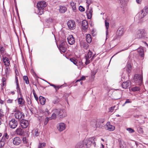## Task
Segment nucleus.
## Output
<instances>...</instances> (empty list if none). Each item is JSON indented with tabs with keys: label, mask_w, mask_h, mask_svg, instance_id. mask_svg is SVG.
Returning a JSON list of instances; mask_svg holds the SVG:
<instances>
[{
	"label": "nucleus",
	"mask_w": 148,
	"mask_h": 148,
	"mask_svg": "<svg viewBox=\"0 0 148 148\" xmlns=\"http://www.w3.org/2000/svg\"><path fill=\"white\" fill-rule=\"evenodd\" d=\"M96 140V138L92 137L84 140L83 142L85 143V145L87 146L88 148L91 146L92 144H93L94 146H95L96 145L95 142Z\"/></svg>",
	"instance_id": "obj_1"
},
{
	"label": "nucleus",
	"mask_w": 148,
	"mask_h": 148,
	"mask_svg": "<svg viewBox=\"0 0 148 148\" xmlns=\"http://www.w3.org/2000/svg\"><path fill=\"white\" fill-rule=\"evenodd\" d=\"M68 44L66 41L64 40H60L59 49L60 52L65 53L66 51Z\"/></svg>",
	"instance_id": "obj_2"
},
{
	"label": "nucleus",
	"mask_w": 148,
	"mask_h": 148,
	"mask_svg": "<svg viewBox=\"0 0 148 148\" xmlns=\"http://www.w3.org/2000/svg\"><path fill=\"white\" fill-rule=\"evenodd\" d=\"M54 112L60 118L65 117L66 115V111L64 109H56L54 110Z\"/></svg>",
	"instance_id": "obj_3"
},
{
	"label": "nucleus",
	"mask_w": 148,
	"mask_h": 148,
	"mask_svg": "<svg viewBox=\"0 0 148 148\" xmlns=\"http://www.w3.org/2000/svg\"><path fill=\"white\" fill-rule=\"evenodd\" d=\"M92 53L90 50L88 52L87 54L85 56V58L86 60L85 64L87 65L89 64L92 61L94 56H92Z\"/></svg>",
	"instance_id": "obj_4"
},
{
	"label": "nucleus",
	"mask_w": 148,
	"mask_h": 148,
	"mask_svg": "<svg viewBox=\"0 0 148 148\" xmlns=\"http://www.w3.org/2000/svg\"><path fill=\"white\" fill-rule=\"evenodd\" d=\"M134 79L135 81L136 82L138 83L140 85H141L143 82V74H135Z\"/></svg>",
	"instance_id": "obj_5"
},
{
	"label": "nucleus",
	"mask_w": 148,
	"mask_h": 148,
	"mask_svg": "<svg viewBox=\"0 0 148 148\" xmlns=\"http://www.w3.org/2000/svg\"><path fill=\"white\" fill-rule=\"evenodd\" d=\"M18 121L14 119H12L9 122V127L12 129L16 128L18 125Z\"/></svg>",
	"instance_id": "obj_6"
},
{
	"label": "nucleus",
	"mask_w": 148,
	"mask_h": 148,
	"mask_svg": "<svg viewBox=\"0 0 148 148\" xmlns=\"http://www.w3.org/2000/svg\"><path fill=\"white\" fill-rule=\"evenodd\" d=\"M14 116L15 118L18 120L24 118L25 117L24 114L20 111H18L16 112H15L14 114Z\"/></svg>",
	"instance_id": "obj_7"
},
{
	"label": "nucleus",
	"mask_w": 148,
	"mask_h": 148,
	"mask_svg": "<svg viewBox=\"0 0 148 148\" xmlns=\"http://www.w3.org/2000/svg\"><path fill=\"white\" fill-rule=\"evenodd\" d=\"M69 28L71 30H73L75 28L76 25L75 22L72 20H69L67 22Z\"/></svg>",
	"instance_id": "obj_8"
},
{
	"label": "nucleus",
	"mask_w": 148,
	"mask_h": 148,
	"mask_svg": "<svg viewBox=\"0 0 148 148\" xmlns=\"http://www.w3.org/2000/svg\"><path fill=\"white\" fill-rule=\"evenodd\" d=\"M21 125L23 128H27L29 125V122L28 120L22 119L20 122Z\"/></svg>",
	"instance_id": "obj_9"
},
{
	"label": "nucleus",
	"mask_w": 148,
	"mask_h": 148,
	"mask_svg": "<svg viewBox=\"0 0 148 148\" xmlns=\"http://www.w3.org/2000/svg\"><path fill=\"white\" fill-rule=\"evenodd\" d=\"M37 6L38 9H44L47 6V5L45 1H41L37 3Z\"/></svg>",
	"instance_id": "obj_10"
},
{
	"label": "nucleus",
	"mask_w": 148,
	"mask_h": 148,
	"mask_svg": "<svg viewBox=\"0 0 148 148\" xmlns=\"http://www.w3.org/2000/svg\"><path fill=\"white\" fill-rule=\"evenodd\" d=\"M137 37L141 38L145 37V32L144 29L139 30L137 32Z\"/></svg>",
	"instance_id": "obj_11"
},
{
	"label": "nucleus",
	"mask_w": 148,
	"mask_h": 148,
	"mask_svg": "<svg viewBox=\"0 0 148 148\" xmlns=\"http://www.w3.org/2000/svg\"><path fill=\"white\" fill-rule=\"evenodd\" d=\"M22 142L21 139L18 137H16L14 138L13 140V144L15 145H18Z\"/></svg>",
	"instance_id": "obj_12"
},
{
	"label": "nucleus",
	"mask_w": 148,
	"mask_h": 148,
	"mask_svg": "<svg viewBox=\"0 0 148 148\" xmlns=\"http://www.w3.org/2000/svg\"><path fill=\"white\" fill-rule=\"evenodd\" d=\"M82 28L83 32H86L88 28V22L86 20H84L82 22Z\"/></svg>",
	"instance_id": "obj_13"
},
{
	"label": "nucleus",
	"mask_w": 148,
	"mask_h": 148,
	"mask_svg": "<svg viewBox=\"0 0 148 148\" xmlns=\"http://www.w3.org/2000/svg\"><path fill=\"white\" fill-rule=\"evenodd\" d=\"M106 128L107 130L110 131H112L114 130L115 129V127L111 125L110 123V122H108L106 124Z\"/></svg>",
	"instance_id": "obj_14"
},
{
	"label": "nucleus",
	"mask_w": 148,
	"mask_h": 148,
	"mask_svg": "<svg viewBox=\"0 0 148 148\" xmlns=\"http://www.w3.org/2000/svg\"><path fill=\"white\" fill-rule=\"evenodd\" d=\"M75 148H88L87 146L85 145L83 140L81 142L77 143L75 145Z\"/></svg>",
	"instance_id": "obj_15"
},
{
	"label": "nucleus",
	"mask_w": 148,
	"mask_h": 148,
	"mask_svg": "<svg viewBox=\"0 0 148 148\" xmlns=\"http://www.w3.org/2000/svg\"><path fill=\"white\" fill-rule=\"evenodd\" d=\"M66 127L65 124L62 123L58 124L57 126V128L60 131H62L64 130Z\"/></svg>",
	"instance_id": "obj_16"
},
{
	"label": "nucleus",
	"mask_w": 148,
	"mask_h": 148,
	"mask_svg": "<svg viewBox=\"0 0 148 148\" xmlns=\"http://www.w3.org/2000/svg\"><path fill=\"white\" fill-rule=\"evenodd\" d=\"M141 15H143V16L140 17V18H143L148 13V5L145 6L144 8L141 10Z\"/></svg>",
	"instance_id": "obj_17"
},
{
	"label": "nucleus",
	"mask_w": 148,
	"mask_h": 148,
	"mask_svg": "<svg viewBox=\"0 0 148 148\" xmlns=\"http://www.w3.org/2000/svg\"><path fill=\"white\" fill-rule=\"evenodd\" d=\"M24 130L21 127L18 128L15 131V134L19 136H22L24 134Z\"/></svg>",
	"instance_id": "obj_18"
},
{
	"label": "nucleus",
	"mask_w": 148,
	"mask_h": 148,
	"mask_svg": "<svg viewBox=\"0 0 148 148\" xmlns=\"http://www.w3.org/2000/svg\"><path fill=\"white\" fill-rule=\"evenodd\" d=\"M67 40L69 43L72 45L75 42V40L74 37L72 35H69L67 37Z\"/></svg>",
	"instance_id": "obj_19"
},
{
	"label": "nucleus",
	"mask_w": 148,
	"mask_h": 148,
	"mask_svg": "<svg viewBox=\"0 0 148 148\" xmlns=\"http://www.w3.org/2000/svg\"><path fill=\"white\" fill-rule=\"evenodd\" d=\"M102 121L100 119H97L95 122L94 123L95 125H92V126L94 127H100L101 126Z\"/></svg>",
	"instance_id": "obj_20"
},
{
	"label": "nucleus",
	"mask_w": 148,
	"mask_h": 148,
	"mask_svg": "<svg viewBox=\"0 0 148 148\" xmlns=\"http://www.w3.org/2000/svg\"><path fill=\"white\" fill-rule=\"evenodd\" d=\"M3 60L6 66H8L10 64V61L8 58L6 57H3Z\"/></svg>",
	"instance_id": "obj_21"
},
{
	"label": "nucleus",
	"mask_w": 148,
	"mask_h": 148,
	"mask_svg": "<svg viewBox=\"0 0 148 148\" xmlns=\"http://www.w3.org/2000/svg\"><path fill=\"white\" fill-rule=\"evenodd\" d=\"M130 84V81H129L123 82L122 84V87L124 89L127 88L129 87Z\"/></svg>",
	"instance_id": "obj_22"
},
{
	"label": "nucleus",
	"mask_w": 148,
	"mask_h": 148,
	"mask_svg": "<svg viewBox=\"0 0 148 148\" xmlns=\"http://www.w3.org/2000/svg\"><path fill=\"white\" fill-rule=\"evenodd\" d=\"M125 69L128 74L130 73L132 69V66L131 64L130 63H128L126 65Z\"/></svg>",
	"instance_id": "obj_23"
},
{
	"label": "nucleus",
	"mask_w": 148,
	"mask_h": 148,
	"mask_svg": "<svg viewBox=\"0 0 148 148\" xmlns=\"http://www.w3.org/2000/svg\"><path fill=\"white\" fill-rule=\"evenodd\" d=\"M60 12L62 13H65L67 10V8L64 6L60 5L59 10Z\"/></svg>",
	"instance_id": "obj_24"
},
{
	"label": "nucleus",
	"mask_w": 148,
	"mask_h": 148,
	"mask_svg": "<svg viewBox=\"0 0 148 148\" xmlns=\"http://www.w3.org/2000/svg\"><path fill=\"white\" fill-rule=\"evenodd\" d=\"M18 103L20 105H23L25 103L24 99L22 97L19 98L17 99Z\"/></svg>",
	"instance_id": "obj_25"
},
{
	"label": "nucleus",
	"mask_w": 148,
	"mask_h": 148,
	"mask_svg": "<svg viewBox=\"0 0 148 148\" xmlns=\"http://www.w3.org/2000/svg\"><path fill=\"white\" fill-rule=\"evenodd\" d=\"M137 51L140 56L142 57L144 56L143 49L142 48H138L137 49Z\"/></svg>",
	"instance_id": "obj_26"
},
{
	"label": "nucleus",
	"mask_w": 148,
	"mask_h": 148,
	"mask_svg": "<svg viewBox=\"0 0 148 148\" xmlns=\"http://www.w3.org/2000/svg\"><path fill=\"white\" fill-rule=\"evenodd\" d=\"M39 100L40 103L42 105H44L46 101V99L42 96H40L39 97Z\"/></svg>",
	"instance_id": "obj_27"
},
{
	"label": "nucleus",
	"mask_w": 148,
	"mask_h": 148,
	"mask_svg": "<svg viewBox=\"0 0 148 148\" xmlns=\"http://www.w3.org/2000/svg\"><path fill=\"white\" fill-rule=\"evenodd\" d=\"M92 8L90 9L89 11V12H87L86 11V12H87V13L88 18V19H90L92 17Z\"/></svg>",
	"instance_id": "obj_28"
},
{
	"label": "nucleus",
	"mask_w": 148,
	"mask_h": 148,
	"mask_svg": "<svg viewBox=\"0 0 148 148\" xmlns=\"http://www.w3.org/2000/svg\"><path fill=\"white\" fill-rule=\"evenodd\" d=\"M86 41L88 43H90L91 42L92 39L91 36L90 34H86Z\"/></svg>",
	"instance_id": "obj_29"
},
{
	"label": "nucleus",
	"mask_w": 148,
	"mask_h": 148,
	"mask_svg": "<svg viewBox=\"0 0 148 148\" xmlns=\"http://www.w3.org/2000/svg\"><path fill=\"white\" fill-rule=\"evenodd\" d=\"M123 33L124 32L123 28H119L116 32L117 34L119 36H121Z\"/></svg>",
	"instance_id": "obj_30"
},
{
	"label": "nucleus",
	"mask_w": 148,
	"mask_h": 148,
	"mask_svg": "<svg viewBox=\"0 0 148 148\" xmlns=\"http://www.w3.org/2000/svg\"><path fill=\"white\" fill-rule=\"evenodd\" d=\"M70 5L72 7L73 10L74 12H75L76 11V3L72 1L70 3Z\"/></svg>",
	"instance_id": "obj_31"
},
{
	"label": "nucleus",
	"mask_w": 148,
	"mask_h": 148,
	"mask_svg": "<svg viewBox=\"0 0 148 148\" xmlns=\"http://www.w3.org/2000/svg\"><path fill=\"white\" fill-rule=\"evenodd\" d=\"M119 145L120 148H125V144L123 140H120Z\"/></svg>",
	"instance_id": "obj_32"
},
{
	"label": "nucleus",
	"mask_w": 148,
	"mask_h": 148,
	"mask_svg": "<svg viewBox=\"0 0 148 148\" xmlns=\"http://www.w3.org/2000/svg\"><path fill=\"white\" fill-rule=\"evenodd\" d=\"M70 60L74 64L77 66H78L77 64V60L75 58H71L70 59Z\"/></svg>",
	"instance_id": "obj_33"
},
{
	"label": "nucleus",
	"mask_w": 148,
	"mask_h": 148,
	"mask_svg": "<svg viewBox=\"0 0 148 148\" xmlns=\"http://www.w3.org/2000/svg\"><path fill=\"white\" fill-rule=\"evenodd\" d=\"M9 138V135H8V134H7V133H5L4 134V135L2 137V138L1 139V141H2L3 142H4L5 140V139H8Z\"/></svg>",
	"instance_id": "obj_34"
},
{
	"label": "nucleus",
	"mask_w": 148,
	"mask_h": 148,
	"mask_svg": "<svg viewBox=\"0 0 148 148\" xmlns=\"http://www.w3.org/2000/svg\"><path fill=\"white\" fill-rule=\"evenodd\" d=\"M86 79V77L84 76H82L80 79H77L76 82H78L80 81V84L82 85L83 84L82 82L81 81L82 80H85Z\"/></svg>",
	"instance_id": "obj_35"
},
{
	"label": "nucleus",
	"mask_w": 148,
	"mask_h": 148,
	"mask_svg": "<svg viewBox=\"0 0 148 148\" xmlns=\"http://www.w3.org/2000/svg\"><path fill=\"white\" fill-rule=\"evenodd\" d=\"M23 80L25 81L26 84H28L29 83V81L28 77L27 76H24L23 77Z\"/></svg>",
	"instance_id": "obj_36"
},
{
	"label": "nucleus",
	"mask_w": 148,
	"mask_h": 148,
	"mask_svg": "<svg viewBox=\"0 0 148 148\" xmlns=\"http://www.w3.org/2000/svg\"><path fill=\"white\" fill-rule=\"evenodd\" d=\"M46 146V143H40L38 146V148H42L45 147Z\"/></svg>",
	"instance_id": "obj_37"
},
{
	"label": "nucleus",
	"mask_w": 148,
	"mask_h": 148,
	"mask_svg": "<svg viewBox=\"0 0 148 148\" xmlns=\"http://www.w3.org/2000/svg\"><path fill=\"white\" fill-rule=\"evenodd\" d=\"M5 49L3 47H1L0 48V52L1 54L3 55L5 52Z\"/></svg>",
	"instance_id": "obj_38"
},
{
	"label": "nucleus",
	"mask_w": 148,
	"mask_h": 148,
	"mask_svg": "<svg viewBox=\"0 0 148 148\" xmlns=\"http://www.w3.org/2000/svg\"><path fill=\"white\" fill-rule=\"evenodd\" d=\"M33 134L36 136H38L39 135V133L38 129H36L34 130Z\"/></svg>",
	"instance_id": "obj_39"
},
{
	"label": "nucleus",
	"mask_w": 148,
	"mask_h": 148,
	"mask_svg": "<svg viewBox=\"0 0 148 148\" xmlns=\"http://www.w3.org/2000/svg\"><path fill=\"white\" fill-rule=\"evenodd\" d=\"M78 66H79V68H82L84 66V65L83 63L82 62V61H79L78 63H77Z\"/></svg>",
	"instance_id": "obj_40"
},
{
	"label": "nucleus",
	"mask_w": 148,
	"mask_h": 148,
	"mask_svg": "<svg viewBox=\"0 0 148 148\" xmlns=\"http://www.w3.org/2000/svg\"><path fill=\"white\" fill-rule=\"evenodd\" d=\"M26 101L28 105H30L32 104V101L29 97H26Z\"/></svg>",
	"instance_id": "obj_41"
},
{
	"label": "nucleus",
	"mask_w": 148,
	"mask_h": 148,
	"mask_svg": "<svg viewBox=\"0 0 148 148\" xmlns=\"http://www.w3.org/2000/svg\"><path fill=\"white\" fill-rule=\"evenodd\" d=\"M140 90V88L137 86L134 87L132 88V90L133 91H138Z\"/></svg>",
	"instance_id": "obj_42"
},
{
	"label": "nucleus",
	"mask_w": 148,
	"mask_h": 148,
	"mask_svg": "<svg viewBox=\"0 0 148 148\" xmlns=\"http://www.w3.org/2000/svg\"><path fill=\"white\" fill-rule=\"evenodd\" d=\"M33 93L34 94V95L35 99L36 100V101H38V97L37 95L36 94L35 92V91L34 90H33Z\"/></svg>",
	"instance_id": "obj_43"
},
{
	"label": "nucleus",
	"mask_w": 148,
	"mask_h": 148,
	"mask_svg": "<svg viewBox=\"0 0 148 148\" xmlns=\"http://www.w3.org/2000/svg\"><path fill=\"white\" fill-rule=\"evenodd\" d=\"M115 106H112L109 108L108 112H112L114 110Z\"/></svg>",
	"instance_id": "obj_44"
},
{
	"label": "nucleus",
	"mask_w": 148,
	"mask_h": 148,
	"mask_svg": "<svg viewBox=\"0 0 148 148\" xmlns=\"http://www.w3.org/2000/svg\"><path fill=\"white\" fill-rule=\"evenodd\" d=\"M23 143L24 144H26L28 143V140L25 137H23L22 139Z\"/></svg>",
	"instance_id": "obj_45"
},
{
	"label": "nucleus",
	"mask_w": 148,
	"mask_h": 148,
	"mask_svg": "<svg viewBox=\"0 0 148 148\" xmlns=\"http://www.w3.org/2000/svg\"><path fill=\"white\" fill-rule=\"evenodd\" d=\"M56 115H57V114L54 112V113L52 114L51 116V119H55L56 118Z\"/></svg>",
	"instance_id": "obj_46"
},
{
	"label": "nucleus",
	"mask_w": 148,
	"mask_h": 148,
	"mask_svg": "<svg viewBox=\"0 0 148 148\" xmlns=\"http://www.w3.org/2000/svg\"><path fill=\"white\" fill-rule=\"evenodd\" d=\"M86 3H87V9L89 10V6L90 4V0H86Z\"/></svg>",
	"instance_id": "obj_47"
},
{
	"label": "nucleus",
	"mask_w": 148,
	"mask_h": 148,
	"mask_svg": "<svg viewBox=\"0 0 148 148\" xmlns=\"http://www.w3.org/2000/svg\"><path fill=\"white\" fill-rule=\"evenodd\" d=\"M105 24L106 29H107L109 27V23L108 22H107V20H105Z\"/></svg>",
	"instance_id": "obj_48"
},
{
	"label": "nucleus",
	"mask_w": 148,
	"mask_h": 148,
	"mask_svg": "<svg viewBox=\"0 0 148 148\" xmlns=\"http://www.w3.org/2000/svg\"><path fill=\"white\" fill-rule=\"evenodd\" d=\"M127 130L130 133H133L134 132V130L131 128H127Z\"/></svg>",
	"instance_id": "obj_49"
},
{
	"label": "nucleus",
	"mask_w": 148,
	"mask_h": 148,
	"mask_svg": "<svg viewBox=\"0 0 148 148\" xmlns=\"http://www.w3.org/2000/svg\"><path fill=\"white\" fill-rule=\"evenodd\" d=\"M43 9H38L39 12L38 13V14L39 15H41L42 14H43L44 13V10H43Z\"/></svg>",
	"instance_id": "obj_50"
},
{
	"label": "nucleus",
	"mask_w": 148,
	"mask_h": 148,
	"mask_svg": "<svg viewBox=\"0 0 148 148\" xmlns=\"http://www.w3.org/2000/svg\"><path fill=\"white\" fill-rule=\"evenodd\" d=\"M6 82H2V85L1 86V88L2 89H3L4 88H5L6 86Z\"/></svg>",
	"instance_id": "obj_51"
},
{
	"label": "nucleus",
	"mask_w": 148,
	"mask_h": 148,
	"mask_svg": "<svg viewBox=\"0 0 148 148\" xmlns=\"http://www.w3.org/2000/svg\"><path fill=\"white\" fill-rule=\"evenodd\" d=\"M79 10L81 12H84L85 10V9L82 6H80L79 7Z\"/></svg>",
	"instance_id": "obj_52"
},
{
	"label": "nucleus",
	"mask_w": 148,
	"mask_h": 148,
	"mask_svg": "<svg viewBox=\"0 0 148 148\" xmlns=\"http://www.w3.org/2000/svg\"><path fill=\"white\" fill-rule=\"evenodd\" d=\"M49 118L47 117L45 119V121L44 123V124L45 125L47 124V123L49 120Z\"/></svg>",
	"instance_id": "obj_53"
},
{
	"label": "nucleus",
	"mask_w": 148,
	"mask_h": 148,
	"mask_svg": "<svg viewBox=\"0 0 148 148\" xmlns=\"http://www.w3.org/2000/svg\"><path fill=\"white\" fill-rule=\"evenodd\" d=\"M44 109H45V114L46 115H49V110H47V108H44Z\"/></svg>",
	"instance_id": "obj_54"
},
{
	"label": "nucleus",
	"mask_w": 148,
	"mask_h": 148,
	"mask_svg": "<svg viewBox=\"0 0 148 148\" xmlns=\"http://www.w3.org/2000/svg\"><path fill=\"white\" fill-rule=\"evenodd\" d=\"M13 101V99H9L7 100V103H12Z\"/></svg>",
	"instance_id": "obj_55"
},
{
	"label": "nucleus",
	"mask_w": 148,
	"mask_h": 148,
	"mask_svg": "<svg viewBox=\"0 0 148 148\" xmlns=\"http://www.w3.org/2000/svg\"><path fill=\"white\" fill-rule=\"evenodd\" d=\"M58 100L56 98L53 101V103L54 104L57 103L58 102Z\"/></svg>",
	"instance_id": "obj_56"
},
{
	"label": "nucleus",
	"mask_w": 148,
	"mask_h": 148,
	"mask_svg": "<svg viewBox=\"0 0 148 148\" xmlns=\"http://www.w3.org/2000/svg\"><path fill=\"white\" fill-rule=\"evenodd\" d=\"M63 86L61 85V86H56V88H55L56 90L57 91L58 90L59 88Z\"/></svg>",
	"instance_id": "obj_57"
},
{
	"label": "nucleus",
	"mask_w": 148,
	"mask_h": 148,
	"mask_svg": "<svg viewBox=\"0 0 148 148\" xmlns=\"http://www.w3.org/2000/svg\"><path fill=\"white\" fill-rule=\"evenodd\" d=\"M45 109H44V108H42L40 109V112L42 113H45Z\"/></svg>",
	"instance_id": "obj_58"
},
{
	"label": "nucleus",
	"mask_w": 148,
	"mask_h": 148,
	"mask_svg": "<svg viewBox=\"0 0 148 148\" xmlns=\"http://www.w3.org/2000/svg\"><path fill=\"white\" fill-rule=\"evenodd\" d=\"M131 102V101H130V100L129 99H127L126 100L125 102L124 105L126 103H130Z\"/></svg>",
	"instance_id": "obj_59"
},
{
	"label": "nucleus",
	"mask_w": 148,
	"mask_h": 148,
	"mask_svg": "<svg viewBox=\"0 0 148 148\" xmlns=\"http://www.w3.org/2000/svg\"><path fill=\"white\" fill-rule=\"evenodd\" d=\"M16 88H17V89L20 90V88L19 85V83H16Z\"/></svg>",
	"instance_id": "obj_60"
},
{
	"label": "nucleus",
	"mask_w": 148,
	"mask_h": 148,
	"mask_svg": "<svg viewBox=\"0 0 148 148\" xmlns=\"http://www.w3.org/2000/svg\"><path fill=\"white\" fill-rule=\"evenodd\" d=\"M15 76H17L18 75H19V73L17 71V69H15Z\"/></svg>",
	"instance_id": "obj_61"
},
{
	"label": "nucleus",
	"mask_w": 148,
	"mask_h": 148,
	"mask_svg": "<svg viewBox=\"0 0 148 148\" xmlns=\"http://www.w3.org/2000/svg\"><path fill=\"white\" fill-rule=\"evenodd\" d=\"M9 69H10L8 67H6V71H5L6 74H7L8 73L9 71Z\"/></svg>",
	"instance_id": "obj_62"
},
{
	"label": "nucleus",
	"mask_w": 148,
	"mask_h": 148,
	"mask_svg": "<svg viewBox=\"0 0 148 148\" xmlns=\"http://www.w3.org/2000/svg\"><path fill=\"white\" fill-rule=\"evenodd\" d=\"M48 21L51 22H53V19L51 18H49L48 20Z\"/></svg>",
	"instance_id": "obj_63"
},
{
	"label": "nucleus",
	"mask_w": 148,
	"mask_h": 148,
	"mask_svg": "<svg viewBox=\"0 0 148 148\" xmlns=\"http://www.w3.org/2000/svg\"><path fill=\"white\" fill-rule=\"evenodd\" d=\"M15 80L16 81V83H18V77L17 76H15Z\"/></svg>",
	"instance_id": "obj_64"
}]
</instances>
